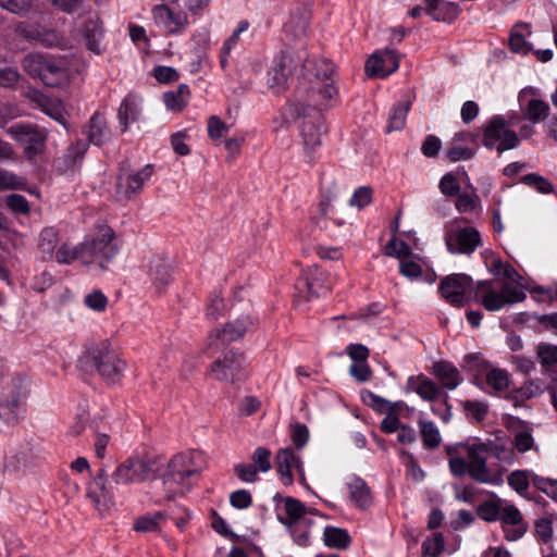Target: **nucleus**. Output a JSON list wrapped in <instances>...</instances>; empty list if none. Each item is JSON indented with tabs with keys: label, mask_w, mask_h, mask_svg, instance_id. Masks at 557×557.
Masks as SVG:
<instances>
[{
	"label": "nucleus",
	"mask_w": 557,
	"mask_h": 557,
	"mask_svg": "<svg viewBox=\"0 0 557 557\" xmlns=\"http://www.w3.org/2000/svg\"><path fill=\"white\" fill-rule=\"evenodd\" d=\"M164 512H156L153 515H146L139 517L134 522V530L137 532H159L160 520L163 519Z\"/></svg>",
	"instance_id": "c03bdc74"
},
{
	"label": "nucleus",
	"mask_w": 557,
	"mask_h": 557,
	"mask_svg": "<svg viewBox=\"0 0 557 557\" xmlns=\"http://www.w3.org/2000/svg\"><path fill=\"white\" fill-rule=\"evenodd\" d=\"M440 190L447 197L457 196L460 193V185L453 173H446L440 181Z\"/></svg>",
	"instance_id": "69168bd1"
},
{
	"label": "nucleus",
	"mask_w": 557,
	"mask_h": 557,
	"mask_svg": "<svg viewBox=\"0 0 557 557\" xmlns=\"http://www.w3.org/2000/svg\"><path fill=\"white\" fill-rule=\"evenodd\" d=\"M486 383L497 392H503L509 386V376L505 370L493 369L486 374Z\"/></svg>",
	"instance_id": "de8ad7c7"
},
{
	"label": "nucleus",
	"mask_w": 557,
	"mask_h": 557,
	"mask_svg": "<svg viewBox=\"0 0 557 557\" xmlns=\"http://www.w3.org/2000/svg\"><path fill=\"white\" fill-rule=\"evenodd\" d=\"M87 497L99 512L106 510L113 502V492L106 485V471L100 469L90 483Z\"/></svg>",
	"instance_id": "a211bd4d"
},
{
	"label": "nucleus",
	"mask_w": 557,
	"mask_h": 557,
	"mask_svg": "<svg viewBox=\"0 0 557 557\" xmlns=\"http://www.w3.org/2000/svg\"><path fill=\"white\" fill-rule=\"evenodd\" d=\"M148 273L153 285L160 289L169 284L171 278V263L168 258L154 255L149 260Z\"/></svg>",
	"instance_id": "5701e85b"
},
{
	"label": "nucleus",
	"mask_w": 557,
	"mask_h": 557,
	"mask_svg": "<svg viewBox=\"0 0 557 557\" xmlns=\"http://www.w3.org/2000/svg\"><path fill=\"white\" fill-rule=\"evenodd\" d=\"M271 451L265 447H258L251 457L253 463H251L260 472H267L271 469Z\"/></svg>",
	"instance_id": "6e6d98bb"
},
{
	"label": "nucleus",
	"mask_w": 557,
	"mask_h": 557,
	"mask_svg": "<svg viewBox=\"0 0 557 557\" xmlns=\"http://www.w3.org/2000/svg\"><path fill=\"white\" fill-rule=\"evenodd\" d=\"M419 429L423 446L426 449H435L441 444V434L432 421L419 420Z\"/></svg>",
	"instance_id": "f704fd0d"
},
{
	"label": "nucleus",
	"mask_w": 557,
	"mask_h": 557,
	"mask_svg": "<svg viewBox=\"0 0 557 557\" xmlns=\"http://www.w3.org/2000/svg\"><path fill=\"white\" fill-rule=\"evenodd\" d=\"M432 369L442 387L446 389L453 391L462 382L459 370L449 361H436L433 363Z\"/></svg>",
	"instance_id": "412c9836"
},
{
	"label": "nucleus",
	"mask_w": 557,
	"mask_h": 557,
	"mask_svg": "<svg viewBox=\"0 0 557 557\" xmlns=\"http://www.w3.org/2000/svg\"><path fill=\"white\" fill-rule=\"evenodd\" d=\"M508 485L517 493L522 494L529 487V472L515 470L507 478Z\"/></svg>",
	"instance_id": "3c124183"
},
{
	"label": "nucleus",
	"mask_w": 557,
	"mask_h": 557,
	"mask_svg": "<svg viewBox=\"0 0 557 557\" xmlns=\"http://www.w3.org/2000/svg\"><path fill=\"white\" fill-rule=\"evenodd\" d=\"M7 207L14 213L28 214L29 203L27 199L20 194H11L5 197Z\"/></svg>",
	"instance_id": "4d7b16f0"
},
{
	"label": "nucleus",
	"mask_w": 557,
	"mask_h": 557,
	"mask_svg": "<svg viewBox=\"0 0 557 557\" xmlns=\"http://www.w3.org/2000/svg\"><path fill=\"white\" fill-rule=\"evenodd\" d=\"M447 250L451 253L471 255L482 245L480 232L472 226L447 232L445 235Z\"/></svg>",
	"instance_id": "ddd939ff"
},
{
	"label": "nucleus",
	"mask_w": 557,
	"mask_h": 557,
	"mask_svg": "<svg viewBox=\"0 0 557 557\" xmlns=\"http://www.w3.org/2000/svg\"><path fill=\"white\" fill-rule=\"evenodd\" d=\"M549 106L546 101L541 99H531L522 111L525 120L531 121L533 124L544 121L549 115Z\"/></svg>",
	"instance_id": "72a5a7b5"
},
{
	"label": "nucleus",
	"mask_w": 557,
	"mask_h": 557,
	"mask_svg": "<svg viewBox=\"0 0 557 557\" xmlns=\"http://www.w3.org/2000/svg\"><path fill=\"white\" fill-rule=\"evenodd\" d=\"M532 483L534 487L545 493L547 496L557 500V481L552 479H546L536 474H532L531 476Z\"/></svg>",
	"instance_id": "5fc2aeb1"
},
{
	"label": "nucleus",
	"mask_w": 557,
	"mask_h": 557,
	"mask_svg": "<svg viewBox=\"0 0 557 557\" xmlns=\"http://www.w3.org/2000/svg\"><path fill=\"white\" fill-rule=\"evenodd\" d=\"M372 195L373 190L370 186H361L355 190L349 200V205L357 207L358 209H363L366 206L371 203Z\"/></svg>",
	"instance_id": "13d9d810"
},
{
	"label": "nucleus",
	"mask_w": 557,
	"mask_h": 557,
	"mask_svg": "<svg viewBox=\"0 0 557 557\" xmlns=\"http://www.w3.org/2000/svg\"><path fill=\"white\" fill-rule=\"evenodd\" d=\"M129 461L136 481L143 482L154 478V462L140 458H129Z\"/></svg>",
	"instance_id": "a19ab883"
},
{
	"label": "nucleus",
	"mask_w": 557,
	"mask_h": 557,
	"mask_svg": "<svg viewBox=\"0 0 557 557\" xmlns=\"http://www.w3.org/2000/svg\"><path fill=\"white\" fill-rule=\"evenodd\" d=\"M471 276L457 273L445 276L438 286L441 296L450 305L463 307L466 304V293L471 288Z\"/></svg>",
	"instance_id": "f8f14e48"
},
{
	"label": "nucleus",
	"mask_w": 557,
	"mask_h": 557,
	"mask_svg": "<svg viewBox=\"0 0 557 557\" xmlns=\"http://www.w3.org/2000/svg\"><path fill=\"white\" fill-rule=\"evenodd\" d=\"M475 152L474 148L459 146L454 141L446 151V158L451 162L470 160L475 156Z\"/></svg>",
	"instance_id": "09e8293b"
},
{
	"label": "nucleus",
	"mask_w": 557,
	"mask_h": 557,
	"mask_svg": "<svg viewBox=\"0 0 557 557\" xmlns=\"http://www.w3.org/2000/svg\"><path fill=\"white\" fill-rule=\"evenodd\" d=\"M88 143L102 146L111 139V129L103 113L96 111L89 119L84 132Z\"/></svg>",
	"instance_id": "6ab92c4d"
},
{
	"label": "nucleus",
	"mask_w": 557,
	"mask_h": 557,
	"mask_svg": "<svg viewBox=\"0 0 557 557\" xmlns=\"http://www.w3.org/2000/svg\"><path fill=\"white\" fill-rule=\"evenodd\" d=\"M475 302L481 304L488 311H497L500 309L498 293L490 280L479 281L473 290V296L469 297Z\"/></svg>",
	"instance_id": "4be33fe9"
},
{
	"label": "nucleus",
	"mask_w": 557,
	"mask_h": 557,
	"mask_svg": "<svg viewBox=\"0 0 557 557\" xmlns=\"http://www.w3.org/2000/svg\"><path fill=\"white\" fill-rule=\"evenodd\" d=\"M112 479L116 484H128L135 482V475H133V468L129 459L122 462L112 474Z\"/></svg>",
	"instance_id": "bf43d9fd"
},
{
	"label": "nucleus",
	"mask_w": 557,
	"mask_h": 557,
	"mask_svg": "<svg viewBox=\"0 0 557 557\" xmlns=\"http://www.w3.org/2000/svg\"><path fill=\"white\" fill-rule=\"evenodd\" d=\"M8 134L23 147V154L30 162H37L46 151L49 133L44 127L30 123H16L8 128Z\"/></svg>",
	"instance_id": "39448f33"
},
{
	"label": "nucleus",
	"mask_w": 557,
	"mask_h": 557,
	"mask_svg": "<svg viewBox=\"0 0 557 557\" xmlns=\"http://www.w3.org/2000/svg\"><path fill=\"white\" fill-rule=\"evenodd\" d=\"M33 2L34 0H0V7L13 14L24 16L30 11Z\"/></svg>",
	"instance_id": "603ef678"
},
{
	"label": "nucleus",
	"mask_w": 557,
	"mask_h": 557,
	"mask_svg": "<svg viewBox=\"0 0 557 557\" xmlns=\"http://www.w3.org/2000/svg\"><path fill=\"white\" fill-rule=\"evenodd\" d=\"M502 504L503 500L500 498L485 500L478 506L476 515L486 522H495L500 517Z\"/></svg>",
	"instance_id": "4c0bfd02"
},
{
	"label": "nucleus",
	"mask_w": 557,
	"mask_h": 557,
	"mask_svg": "<svg viewBox=\"0 0 557 557\" xmlns=\"http://www.w3.org/2000/svg\"><path fill=\"white\" fill-rule=\"evenodd\" d=\"M84 243L71 248L69 245L63 244L55 252V259L59 263H71L75 260H81L85 264H89L86 255Z\"/></svg>",
	"instance_id": "473e14b6"
},
{
	"label": "nucleus",
	"mask_w": 557,
	"mask_h": 557,
	"mask_svg": "<svg viewBox=\"0 0 557 557\" xmlns=\"http://www.w3.org/2000/svg\"><path fill=\"white\" fill-rule=\"evenodd\" d=\"M534 446V438L532 436L531 431L522 430L516 433L513 438V447L519 453H525L532 449Z\"/></svg>",
	"instance_id": "338daca9"
},
{
	"label": "nucleus",
	"mask_w": 557,
	"mask_h": 557,
	"mask_svg": "<svg viewBox=\"0 0 557 557\" xmlns=\"http://www.w3.org/2000/svg\"><path fill=\"white\" fill-rule=\"evenodd\" d=\"M310 21V12L306 7H298L292 13L288 22L284 25V30L294 39H300L307 36Z\"/></svg>",
	"instance_id": "b1692460"
},
{
	"label": "nucleus",
	"mask_w": 557,
	"mask_h": 557,
	"mask_svg": "<svg viewBox=\"0 0 557 557\" xmlns=\"http://www.w3.org/2000/svg\"><path fill=\"white\" fill-rule=\"evenodd\" d=\"M445 548L444 536L442 533H434L433 537H428L422 543V556L423 557H437Z\"/></svg>",
	"instance_id": "a18cd8bd"
},
{
	"label": "nucleus",
	"mask_w": 557,
	"mask_h": 557,
	"mask_svg": "<svg viewBox=\"0 0 557 557\" xmlns=\"http://www.w3.org/2000/svg\"><path fill=\"white\" fill-rule=\"evenodd\" d=\"M283 502L286 517L277 516V520L290 528L307 513V507L300 500L290 496L283 498Z\"/></svg>",
	"instance_id": "c756f323"
},
{
	"label": "nucleus",
	"mask_w": 557,
	"mask_h": 557,
	"mask_svg": "<svg viewBox=\"0 0 557 557\" xmlns=\"http://www.w3.org/2000/svg\"><path fill=\"white\" fill-rule=\"evenodd\" d=\"M84 304L91 310L102 312L108 305V298L101 290H94L84 298Z\"/></svg>",
	"instance_id": "680f3d73"
},
{
	"label": "nucleus",
	"mask_w": 557,
	"mask_h": 557,
	"mask_svg": "<svg viewBox=\"0 0 557 557\" xmlns=\"http://www.w3.org/2000/svg\"><path fill=\"white\" fill-rule=\"evenodd\" d=\"M362 401L372 408L373 410L377 411L379 413H385V412H394V407L398 404H391L388 400L375 395L374 393L370 391H364L361 394Z\"/></svg>",
	"instance_id": "37998d69"
},
{
	"label": "nucleus",
	"mask_w": 557,
	"mask_h": 557,
	"mask_svg": "<svg viewBox=\"0 0 557 557\" xmlns=\"http://www.w3.org/2000/svg\"><path fill=\"white\" fill-rule=\"evenodd\" d=\"M500 520L505 539L507 541H517L521 539L528 530V524L515 505H506L502 507Z\"/></svg>",
	"instance_id": "f3484780"
},
{
	"label": "nucleus",
	"mask_w": 557,
	"mask_h": 557,
	"mask_svg": "<svg viewBox=\"0 0 557 557\" xmlns=\"http://www.w3.org/2000/svg\"><path fill=\"white\" fill-rule=\"evenodd\" d=\"M536 355L543 368L557 371V346L540 343L536 348Z\"/></svg>",
	"instance_id": "e433bc0d"
},
{
	"label": "nucleus",
	"mask_w": 557,
	"mask_h": 557,
	"mask_svg": "<svg viewBox=\"0 0 557 557\" xmlns=\"http://www.w3.org/2000/svg\"><path fill=\"white\" fill-rule=\"evenodd\" d=\"M78 368L86 373L96 371L108 384H117L124 376L126 363L107 342H102L78 359Z\"/></svg>",
	"instance_id": "f03ea898"
},
{
	"label": "nucleus",
	"mask_w": 557,
	"mask_h": 557,
	"mask_svg": "<svg viewBox=\"0 0 557 557\" xmlns=\"http://www.w3.org/2000/svg\"><path fill=\"white\" fill-rule=\"evenodd\" d=\"M255 321L249 315H242L236 320L226 322L222 327H215L208 335V348H219V345H230L233 342L242 339Z\"/></svg>",
	"instance_id": "9d476101"
},
{
	"label": "nucleus",
	"mask_w": 557,
	"mask_h": 557,
	"mask_svg": "<svg viewBox=\"0 0 557 557\" xmlns=\"http://www.w3.org/2000/svg\"><path fill=\"white\" fill-rule=\"evenodd\" d=\"M408 388L416 392L422 399L434 401L441 395V389L431 379L424 374L410 376L407 382Z\"/></svg>",
	"instance_id": "393cba45"
},
{
	"label": "nucleus",
	"mask_w": 557,
	"mask_h": 557,
	"mask_svg": "<svg viewBox=\"0 0 557 557\" xmlns=\"http://www.w3.org/2000/svg\"><path fill=\"white\" fill-rule=\"evenodd\" d=\"M482 129V145L487 149H496L498 153L513 149L519 144L517 133L508 128V123L502 115L493 116Z\"/></svg>",
	"instance_id": "423d86ee"
},
{
	"label": "nucleus",
	"mask_w": 557,
	"mask_h": 557,
	"mask_svg": "<svg viewBox=\"0 0 557 557\" xmlns=\"http://www.w3.org/2000/svg\"><path fill=\"white\" fill-rule=\"evenodd\" d=\"M296 66L293 57L286 51H281L274 58L272 66L268 71L267 83L269 88L276 94L285 91Z\"/></svg>",
	"instance_id": "9b49d317"
},
{
	"label": "nucleus",
	"mask_w": 557,
	"mask_h": 557,
	"mask_svg": "<svg viewBox=\"0 0 557 557\" xmlns=\"http://www.w3.org/2000/svg\"><path fill=\"white\" fill-rule=\"evenodd\" d=\"M40 107L47 115L62 124L64 127H67L65 112L59 102L45 101Z\"/></svg>",
	"instance_id": "e2e57ef3"
},
{
	"label": "nucleus",
	"mask_w": 557,
	"mask_h": 557,
	"mask_svg": "<svg viewBox=\"0 0 557 557\" xmlns=\"http://www.w3.org/2000/svg\"><path fill=\"white\" fill-rule=\"evenodd\" d=\"M323 541L327 547L346 549L351 543V537L347 530L327 525L323 532Z\"/></svg>",
	"instance_id": "2f4dec72"
},
{
	"label": "nucleus",
	"mask_w": 557,
	"mask_h": 557,
	"mask_svg": "<svg viewBox=\"0 0 557 557\" xmlns=\"http://www.w3.org/2000/svg\"><path fill=\"white\" fill-rule=\"evenodd\" d=\"M276 471L282 476L283 484L288 486L294 482L292 467L299 465L300 458L294 454L292 448L280 449L275 457Z\"/></svg>",
	"instance_id": "bb28decb"
},
{
	"label": "nucleus",
	"mask_w": 557,
	"mask_h": 557,
	"mask_svg": "<svg viewBox=\"0 0 557 557\" xmlns=\"http://www.w3.org/2000/svg\"><path fill=\"white\" fill-rule=\"evenodd\" d=\"M292 442L297 449H301L309 440V430L306 424L295 422L290 424Z\"/></svg>",
	"instance_id": "0e129e2a"
},
{
	"label": "nucleus",
	"mask_w": 557,
	"mask_h": 557,
	"mask_svg": "<svg viewBox=\"0 0 557 557\" xmlns=\"http://www.w3.org/2000/svg\"><path fill=\"white\" fill-rule=\"evenodd\" d=\"M479 446H485L484 450L487 456H494L498 460H507L510 457V451L504 444L494 441L479 442Z\"/></svg>",
	"instance_id": "052dcab7"
},
{
	"label": "nucleus",
	"mask_w": 557,
	"mask_h": 557,
	"mask_svg": "<svg viewBox=\"0 0 557 557\" xmlns=\"http://www.w3.org/2000/svg\"><path fill=\"white\" fill-rule=\"evenodd\" d=\"M153 174V165L147 164L140 171L127 172L120 169L115 184V197L117 200H131L140 194L145 182Z\"/></svg>",
	"instance_id": "1a4fd4ad"
},
{
	"label": "nucleus",
	"mask_w": 557,
	"mask_h": 557,
	"mask_svg": "<svg viewBox=\"0 0 557 557\" xmlns=\"http://www.w3.org/2000/svg\"><path fill=\"white\" fill-rule=\"evenodd\" d=\"M324 273L319 269H310L306 275L297 278L295 287L297 292L306 299L309 300L314 296H319V290L323 288L322 276Z\"/></svg>",
	"instance_id": "aec40b11"
},
{
	"label": "nucleus",
	"mask_w": 557,
	"mask_h": 557,
	"mask_svg": "<svg viewBox=\"0 0 557 557\" xmlns=\"http://www.w3.org/2000/svg\"><path fill=\"white\" fill-rule=\"evenodd\" d=\"M521 182L528 186L534 187L542 194H549L554 190L553 185L545 177L535 173L522 176Z\"/></svg>",
	"instance_id": "864d4df0"
},
{
	"label": "nucleus",
	"mask_w": 557,
	"mask_h": 557,
	"mask_svg": "<svg viewBox=\"0 0 557 557\" xmlns=\"http://www.w3.org/2000/svg\"><path fill=\"white\" fill-rule=\"evenodd\" d=\"M18 409V395H12L11 399H0V418L7 423H13L17 421Z\"/></svg>",
	"instance_id": "79ce46f5"
},
{
	"label": "nucleus",
	"mask_w": 557,
	"mask_h": 557,
	"mask_svg": "<svg viewBox=\"0 0 557 557\" xmlns=\"http://www.w3.org/2000/svg\"><path fill=\"white\" fill-rule=\"evenodd\" d=\"M203 463L202 453L199 450H188L176 454L169 462L168 471L163 475V485L171 494L168 496L172 499L173 495L184 494L190 488L188 479L200 472Z\"/></svg>",
	"instance_id": "7ed1b4c3"
},
{
	"label": "nucleus",
	"mask_w": 557,
	"mask_h": 557,
	"mask_svg": "<svg viewBox=\"0 0 557 557\" xmlns=\"http://www.w3.org/2000/svg\"><path fill=\"white\" fill-rule=\"evenodd\" d=\"M410 101H405L397 106H394L386 128L387 133H391L393 131H400L404 128L406 124V117L410 109Z\"/></svg>",
	"instance_id": "58836bf2"
},
{
	"label": "nucleus",
	"mask_w": 557,
	"mask_h": 557,
	"mask_svg": "<svg viewBox=\"0 0 557 557\" xmlns=\"http://www.w3.org/2000/svg\"><path fill=\"white\" fill-rule=\"evenodd\" d=\"M152 17L157 25L162 26L171 35L182 33L188 25V17L184 11L174 12L165 4L154 5Z\"/></svg>",
	"instance_id": "2eb2a0df"
},
{
	"label": "nucleus",
	"mask_w": 557,
	"mask_h": 557,
	"mask_svg": "<svg viewBox=\"0 0 557 557\" xmlns=\"http://www.w3.org/2000/svg\"><path fill=\"white\" fill-rule=\"evenodd\" d=\"M139 111L135 100L132 97H126L119 108V121L123 125L122 132L125 133L128 129V125L135 122L138 117Z\"/></svg>",
	"instance_id": "c9c22d12"
},
{
	"label": "nucleus",
	"mask_w": 557,
	"mask_h": 557,
	"mask_svg": "<svg viewBox=\"0 0 557 557\" xmlns=\"http://www.w3.org/2000/svg\"><path fill=\"white\" fill-rule=\"evenodd\" d=\"M425 12L437 22L451 23L460 13V8L455 2L437 1L433 4H426Z\"/></svg>",
	"instance_id": "cd10ccee"
},
{
	"label": "nucleus",
	"mask_w": 557,
	"mask_h": 557,
	"mask_svg": "<svg viewBox=\"0 0 557 557\" xmlns=\"http://www.w3.org/2000/svg\"><path fill=\"white\" fill-rule=\"evenodd\" d=\"M350 499L360 508L364 509L371 505L372 497L367 483L356 476L348 483Z\"/></svg>",
	"instance_id": "7c9ffc66"
},
{
	"label": "nucleus",
	"mask_w": 557,
	"mask_h": 557,
	"mask_svg": "<svg viewBox=\"0 0 557 557\" xmlns=\"http://www.w3.org/2000/svg\"><path fill=\"white\" fill-rule=\"evenodd\" d=\"M83 36L88 50L99 54L100 53V40L103 37L102 23L99 17H90L86 21L83 28Z\"/></svg>",
	"instance_id": "c85d7f7f"
},
{
	"label": "nucleus",
	"mask_w": 557,
	"mask_h": 557,
	"mask_svg": "<svg viewBox=\"0 0 557 557\" xmlns=\"http://www.w3.org/2000/svg\"><path fill=\"white\" fill-rule=\"evenodd\" d=\"M228 125L224 123L218 115H211L208 120V135L211 139L216 140L228 132Z\"/></svg>",
	"instance_id": "774afa93"
},
{
	"label": "nucleus",
	"mask_w": 557,
	"mask_h": 557,
	"mask_svg": "<svg viewBox=\"0 0 557 557\" xmlns=\"http://www.w3.org/2000/svg\"><path fill=\"white\" fill-rule=\"evenodd\" d=\"M462 408L475 422H482L488 412V406L478 400H466L462 403Z\"/></svg>",
	"instance_id": "49530a36"
},
{
	"label": "nucleus",
	"mask_w": 557,
	"mask_h": 557,
	"mask_svg": "<svg viewBox=\"0 0 557 557\" xmlns=\"http://www.w3.org/2000/svg\"><path fill=\"white\" fill-rule=\"evenodd\" d=\"M399 66L398 53L393 49L375 51L366 62L364 71L369 77L384 78Z\"/></svg>",
	"instance_id": "4468645a"
},
{
	"label": "nucleus",
	"mask_w": 557,
	"mask_h": 557,
	"mask_svg": "<svg viewBox=\"0 0 557 557\" xmlns=\"http://www.w3.org/2000/svg\"><path fill=\"white\" fill-rule=\"evenodd\" d=\"M334 64L329 60L310 61L302 64L301 76L295 89V101L289 104L290 115L298 121L304 145L314 149L321 145L326 133L323 109L332 107L338 96L334 86Z\"/></svg>",
	"instance_id": "f257e3e1"
},
{
	"label": "nucleus",
	"mask_w": 557,
	"mask_h": 557,
	"mask_svg": "<svg viewBox=\"0 0 557 557\" xmlns=\"http://www.w3.org/2000/svg\"><path fill=\"white\" fill-rule=\"evenodd\" d=\"M525 297L527 295L521 287L515 286L511 283L506 282L503 284L500 292L498 293L500 309L505 305H511L523 301Z\"/></svg>",
	"instance_id": "ea45409f"
},
{
	"label": "nucleus",
	"mask_w": 557,
	"mask_h": 557,
	"mask_svg": "<svg viewBox=\"0 0 557 557\" xmlns=\"http://www.w3.org/2000/svg\"><path fill=\"white\" fill-rule=\"evenodd\" d=\"M88 149V143L78 140L72 144L62 157L54 161V164L60 172L72 170L78 162H81Z\"/></svg>",
	"instance_id": "a878e982"
},
{
	"label": "nucleus",
	"mask_w": 557,
	"mask_h": 557,
	"mask_svg": "<svg viewBox=\"0 0 557 557\" xmlns=\"http://www.w3.org/2000/svg\"><path fill=\"white\" fill-rule=\"evenodd\" d=\"M245 361L244 352L230 349L210 364L208 374L220 382L235 383L245 375Z\"/></svg>",
	"instance_id": "6e6552de"
},
{
	"label": "nucleus",
	"mask_w": 557,
	"mask_h": 557,
	"mask_svg": "<svg viewBox=\"0 0 557 557\" xmlns=\"http://www.w3.org/2000/svg\"><path fill=\"white\" fill-rule=\"evenodd\" d=\"M84 246L88 262L91 263L98 260L99 267L103 270L107 269V263H109L119 251L116 235L108 225L101 226L99 235L92 239L85 240Z\"/></svg>",
	"instance_id": "0eeeda50"
},
{
	"label": "nucleus",
	"mask_w": 557,
	"mask_h": 557,
	"mask_svg": "<svg viewBox=\"0 0 557 557\" xmlns=\"http://www.w3.org/2000/svg\"><path fill=\"white\" fill-rule=\"evenodd\" d=\"M484 448L485 446H479L478 443L468 446L469 475L480 483H496L487 467L488 456Z\"/></svg>",
	"instance_id": "dca6fc26"
},
{
	"label": "nucleus",
	"mask_w": 557,
	"mask_h": 557,
	"mask_svg": "<svg viewBox=\"0 0 557 557\" xmlns=\"http://www.w3.org/2000/svg\"><path fill=\"white\" fill-rule=\"evenodd\" d=\"M456 209L461 213L472 212L480 205V197L475 194L462 193L457 195Z\"/></svg>",
	"instance_id": "8fccbe9b"
},
{
	"label": "nucleus",
	"mask_w": 557,
	"mask_h": 557,
	"mask_svg": "<svg viewBox=\"0 0 557 557\" xmlns=\"http://www.w3.org/2000/svg\"><path fill=\"white\" fill-rule=\"evenodd\" d=\"M22 67L30 77L48 87H63L69 83L65 62L51 54L29 52L24 57Z\"/></svg>",
	"instance_id": "20e7f679"
}]
</instances>
